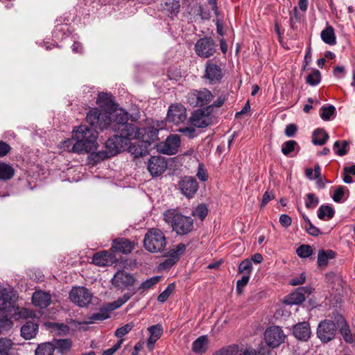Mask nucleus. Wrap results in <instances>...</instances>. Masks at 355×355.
Segmentation results:
<instances>
[{"instance_id": "obj_1", "label": "nucleus", "mask_w": 355, "mask_h": 355, "mask_svg": "<svg viewBox=\"0 0 355 355\" xmlns=\"http://www.w3.org/2000/svg\"><path fill=\"white\" fill-rule=\"evenodd\" d=\"M73 139L76 141L74 148L83 153H93L97 149L98 132L85 125L76 127L72 132Z\"/></svg>"}, {"instance_id": "obj_2", "label": "nucleus", "mask_w": 355, "mask_h": 355, "mask_svg": "<svg viewBox=\"0 0 355 355\" xmlns=\"http://www.w3.org/2000/svg\"><path fill=\"white\" fill-rule=\"evenodd\" d=\"M164 220L178 235H186L193 228V220L174 209L164 212Z\"/></svg>"}, {"instance_id": "obj_3", "label": "nucleus", "mask_w": 355, "mask_h": 355, "mask_svg": "<svg viewBox=\"0 0 355 355\" xmlns=\"http://www.w3.org/2000/svg\"><path fill=\"white\" fill-rule=\"evenodd\" d=\"M144 248L150 253L162 252L166 245V239L164 232L157 228H151L147 231L144 241Z\"/></svg>"}, {"instance_id": "obj_4", "label": "nucleus", "mask_w": 355, "mask_h": 355, "mask_svg": "<svg viewBox=\"0 0 355 355\" xmlns=\"http://www.w3.org/2000/svg\"><path fill=\"white\" fill-rule=\"evenodd\" d=\"M139 130H144V132L141 135L140 139L141 142V146H134L135 148L133 153L135 157H142L147 153V148L150 144L157 139H158V131L157 128L155 125L148 127L147 129L144 128H139Z\"/></svg>"}, {"instance_id": "obj_5", "label": "nucleus", "mask_w": 355, "mask_h": 355, "mask_svg": "<svg viewBox=\"0 0 355 355\" xmlns=\"http://www.w3.org/2000/svg\"><path fill=\"white\" fill-rule=\"evenodd\" d=\"M211 92L206 89H192L186 96L187 102L193 107H202L208 105L213 99Z\"/></svg>"}, {"instance_id": "obj_6", "label": "nucleus", "mask_w": 355, "mask_h": 355, "mask_svg": "<svg viewBox=\"0 0 355 355\" xmlns=\"http://www.w3.org/2000/svg\"><path fill=\"white\" fill-rule=\"evenodd\" d=\"M123 143L124 142L116 135H114L105 142V150L97 152L94 155V158L98 162L117 155L122 148Z\"/></svg>"}, {"instance_id": "obj_7", "label": "nucleus", "mask_w": 355, "mask_h": 355, "mask_svg": "<svg viewBox=\"0 0 355 355\" xmlns=\"http://www.w3.org/2000/svg\"><path fill=\"white\" fill-rule=\"evenodd\" d=\"M116 127V129L113 132H116V135L125 144H127L126 141L139 139L141 135L144 132V130H139V128L130 123H123Z\"/></svg>"}, {"instance_id": "obj_8", "label": "nucleus", "mask_w": 355, "mask_h": 355, "mask_svg": "<svg viewBox=\"0 0 355 355\" xmlns=\"http://www.w3.org/2000/svg\"><path fill=\"white\" fill-rule=\"evenodd\" d=\"M216 47L217 44L211 37H204L196 42L194 50L199 57L209 58L214 55Z\"/></svg>"}, {"instance_id": "obj_9", "label": "nucleus", "mask_w": 355, "mask_h": 355, "mask_svg": "<svg viewBox=\"0 0 355 355\" xmlns=\"http://www.w3.org/2000/svg\"><path fill=\"white\" fill-rule=\"evenodd\" d=\"M92 293L84 286L73 287L69 292V299L80 307H87L92 302Z\"/></svg>"}, {"instance_id": "obj_10", "label": "nucleus", "mask_w": 355, "mask_h": 355, "mask_svg": "<svg viewBox=\"0 0 355 355\" xmlns=\"http://www.w3.org/2000/svg\"><path fill=\"white\" fill-rule=\"evenodd\" d=\"M211 106H207L205 109H198L195 110L189 117L190 124L196 128H205L212 123L211 116Z\"/></svg>"}, {"instance_id": "obj_11", "label": "nucleus", "mask_w": 355, "mask_h": 355, "mask_svg": "<svg viewBox=\"0 0 355 355\" xmlns=\"http://www.w3.org/2000/svg\"><path fill=\"white\" fill-rule=\"evenodd\" d=\"M286 335L281 327L271 326L266 329L264 333V340L268 346L275 348L285 340Z\"/></svg>"}, {"instance_id": "obj_12", "label": "nucleus", "mask_w": 355, "mask_h": 355, "mask_svg": "<svg viewBox=\"0 0 355 355\" xmlns=\"http://www.w3.org/2000/svg\"><path fill=\"white\" fill-rule=\"evenodd\" d=\"M338 327L336 322L330 320L321 321L318 327L317 335L321 341L327 343L334 338Z\"/></svg>"}, {"instance_id": "obj_13", "label": "nucleus", "mask_w": 355, "mask_h": 355, "mask_svg": "<svg viewBox=\"0 0 355 355\" xmlns=\"http://www.w3.org/2000/svg\"><path fill=\"white\" fill-rule=\"evenodd\" d=\"M178 187L181 193L188 199L193 198L199 189L198 181L191 176L182 177L179 181Z\"/></svg>"}, {"instance_id": "obj_14", "label": "nucleus", "mask_w": 355, "mask_h": 355, "mask_svg": "<svg viewBox=\"0 0 355 355\" xmlns=\"http://www.w3.org/2000/svg\"><path fill=\"white\" fill-rule=\"evenodd\" d=\"M187 119L186 108L181 104L171 105L168 110L166 121L175 125L184 121Z\"/></svg>"}, {"instance_id": "obj_15", "label": "nucleus", "mask_w": 355, "mask_h": 355, "mask_svg": "<svg viewBox=\"0 0 355 355\" xmlns=\"http://www.w3.org/2000/svg\"><path fill=\"white\" fill-rule=\"evenodd\" d=\"M111 282L114 286L121 288L133 286L136 282V279L130 273L123 270H119L115 273Z\"/></svg>"}, {"instance_id": "obj_16", "label": "nucleus", "mask_w": 355, "mask_h": 355, "mask_svg": "<svg viewBox=\"0 0 355 355\" xmlns=\"http://www.w3.org/2000/svg\"><path fill=\"white\" fill-rule=\"evenodd\" d=\"M204 78L211 83H219L223 78L221 68L211 60H208L205 64Z\"/></svg>"}, {"instance_id": "obj_17", "label": "nucleus", "mask_w": 355, "mask_h": 355, "mask_svg": "<svg viewBox=\"0 0 355 355\" xmlns=\"http://www.w3.org/2000/svg\"><path fill=\"white\" fill-rule=\"evenodd\" d=\"M167 168V163L164 157L161 156L152 157L148 163V170L154 176L162 174Z\"/></svg>"}, {"instance_id": "obj_18", "label": "nucleus", "mask_w": 355, "mask_h": 355, "mask_svg": "<svg viewBox=\"0 0 355 355\" xmlns=\"http://www.w3.org/2000/svg\"><path fill=\"white\" fill-rule=\"evenodd\" d=\"M180 145V137L177 135H172L167 137L166 141L159 146V150L166 155H174Z\"/></svg>"}, {"instance_id": "obj_19", "label": "nucleus", "mask_w": 355, "mask_h": 355, "mask_svg": "<svg viewBox=\"0 0 355 355\" xmlns=\"http://www.w3.org/2000/svg\"><path fill=\"white\" fill-rule=\"evenodd\" d=\"M336 325L340 329V332L343 339L348 343H352L354 341V336L351 333L349 325L347 324L345 318L341 315L337 314L334 317Z\"/></svg>"}, {"instance_id": "obj_20", "label": "nucleus", "mask_w": 355, "mask_h": 355, "mask_svg": "<svg viewBox=\"0 0 355 355\" xmlns=\"http://www.w3.org/2000/svg\"><path fill=\"white\" fill-rule=\"evenodd\" d=\"M293 334L299 340L307 341L311 335L309 324L306 322L296 324L293 328Z\"/></svg>"}, {"instance_id": "obj_21", "label": "nucleus", "mask_w": 355, "mask_h": 355, "mask_svg": "<svg viewBox=\"0 0 355 355\" xmlns=\"http://www.w3.org/2000/svg\"><path fill=\"white\" fill-rule=\"evenodd\" d=\"M110 128L113 131L116 129V126L127 123L129 119L128 113L123 109L115 110L113 113H110Z\"/></svg>"}, {"instance_id": "obj_22", "label": "nucleus", "mask_w": 355, "mask_h": 355, "mask_svg": "<svg viewBox=\"0 0 355 355\" xmlns=\"http://www.w3.org/2000/svg\"><path fill=\"white\" fill-rule=\"evenodd\" d=\"M114 256L107 252L103 251L94 254L92 263L98 266H107L112 265L115 261Z\"/></svg>"}, {"instance_id": "obj_23", "label": "nucleus", "mask_w": 355, "mask_h": 355, "mask_svg": "<svg viewBox=\"0 0 355 355\" xmlns=\"http://www.w3.org/2000/svg\"><path fill=\"white\" fill-rule=\"evenodd\" d=\"M33 304L37 307L44 309L51 303V297L49 293L36 291L32 296Z\"/></svg>"}, {"instance_id": "obj_24", "label": "nucleus", "mask_w": 355, "mask_h": 355, "mask_svg": "<svg viewBox=\"0 0 355 355\" xmlns=\"http://www.w3.org/2000/svg\"><path fill=\"white\" fill-rule=\"evenodd\" d=\"M134 248L133 243L125 238L116 239L114 241L112 249L114 252H121L123 254H128L132 252Z\"/></svg>"}, {"instance_id": "obj_25", "label": "nucleus", "mask_w": 355, "mask_h": 355, "mask_svg": "<svg viewBox=\"0 0 355 355\" xmlns=\"http://www.w3.org/2000/svg\"><path fill=\"white\" fill-rule=\"evenodd\" d=\"M150 333V337L147 340V347L150 350H153L155 343L161 337L163 333V329L161 324H155L148 328Z\"/></svg>"}, {"instance_id": "obj_26", "label": "nucleus", "mask_w": 355, "mask_h": 355, "mask_svg": "<svg viewBox=\"0 0 355 355\" xmlns=\"http://www.w3.org/2000/svg\"><path fill=\"white\" fill-rule=\"evenodd\" d=\"M160 276H154L146 279V281L143 282L137 288L132 289V295H135L137 293L140 294L144 293L146 291L153 288V286L160 281Z\"/></svg>"}, {"instance_id": "obj_27", "label": "nucleus", "mask_w": 355, "mask_h": 355, "mask_svg": "<svg viewBox=\"0 0 355 355\" xmlns=\"http://www.w3.org/2000/svg\"><path fill=\"white\" fill-rule=\"evenodd\" d=\"M38 331L37 324L31 321L27 322L21 327V335L26 340L34 338Z\"/></svg>"}, {"instance_id": "obj_28", "label": "nucleus", "mask_w": 355, "mask_h": 355, "mask_svg": "<svg viewBox=\"0 0 355 355\" xmlns=\"http://www.w3.org/2000/svg\"><path fill=\"white\" fill-rule=\"evenodd\" d=\"M336 252L331 250H320L318 254V266L320 268H323L327 266L330 259H334Z\"/></svg>"}, {"instance_id": "obj_29", "label": "nucleus", "mask_w": 355, "mask_h": 355, "mask_svg": "<svg viewBox=\"0 0 355 355\" xmlns=\"http://www.w3.org/2000/svg\"><path fill=\"white\" fill-rule=\"evenodd\" d=\"M306 288L300 287L295 292H293L286 297L284 302L288 304H299L305 300L302 291Z\"/></svg>"}, {"instance_id": "obj_30", "label": "nucleus", "mask_w": 355, "mask_h": 355, "mask_svg": "<svg viewBox=\"0 0 355 355\" xmlns=\"http://www.w3.org/2000/svg\"><path fill=\"white\" fill-rule=\"evenodd\" d=\"M329 139V135L323 129L315 130L312 135V142L315 146L324 145Z\"/></svg>"}, {"instance_id": "obj_31", "label": "nucleus", "mask_w": 355, "mask_h": 355, "mask_svg": "<svg viewBox=\"0 0 355 355\" xmlns=\"http://www.w3.org/2000/svg\"><path fill=\"white\" fill-rule=\"evenodd\" d=\"M207 338L206 336H201L195 340L192 344V349L195 353L202 354L207 349Z\"/></svg>"}, {"instance_id": "obj_32", "label": "nucleus", "mask_w": 355, "mask_h": 355, "mask_svg": "<svg viewBox=\"0 0 355 355\" xmlns=\"http://www.w3.org/2000/svg\"><path fill=\"white\" fill-rule=\"evenodd\" d=\"M320 35L321 39L324 43L329 45H334L336 44V35L332 26H327L326 28L321 32Z\"/></svg>"}, {"instance_id": "obj_33", "label": "nucleus", "mask_w": 355, "mask_h": 355, "mask_svg": "<svg viewBox=\"0 0 355 355\" xmlns=\"http://www.w3.org/2000/svg\"><path fill=\"white\" fill-rule=\"evenodd\" d=\"M180 8L178 0H166L163 6L164 10L171 17L177 15Z\"/></svg>"}, {"instance_id": "obj_34", "label": "nucleus", "mask_w": 355, "mask_h": 355, "mask_svg": "<svg viewBox=\"0 0 355 355\" xmlns=\"http://www.w3.org/2000/svg\"><path fill=\"white\" fill-rule=\"evenodd\" d=\"M15 169L9 164L0 162V180L7 181L12 178Z\"/></svg>"}, {"instance_id": "obj_35", "label": "nucleus", "mask_w": 355, "mask_h": 355, "mask_svg": "<svg viewBox=\"0 0 355 355\" xmlns=\"http://www.w3.org/2000/svg\"><path fill=\"white\" fill-rule=\"evenodd\" d=\"M299 149L300 146L297 142L295 140L286 141L284 142L282 146V153L286 156L293 157L291 153L295 150H297V153Z\"/></svg>"}, {"instance_id": "obj_36", "label": "nucleus", "mask_w": 355, "mask_h": 355, "mask_svg": "<svg viewBox=\"0 0 355 355\" xmlns=\"http://www.w3.org/2000/svg\"><path fill=\"white\" fill-rule=\"evenodd\" d=\"M335 214V211L332 207L329 205H321L318 210V217L320 220L331 219Z\"/></svg>"}, {"instance_id": "obj_37", "label": "nucleus", "mask_w": 355, "mask_h": 355, "mask_svg": "<svg viewBox=\"0 0 355 355\" xmlns=\"http://www.w3.org/2000/svg\"><path fill=\"white\" fill-rule=\"evenodd\" d=\"M97 104L103 108H110L113 105V98L110 94L102 92L98 96Z\"/></svg>"}, {"instance_id": "obj_38", "label": "nucleus", "mask_w": 355, "mask_h": 355, "mask_svg": "<svg viewBox=\"0 0 355 355\" xmlns=\"http://www.w3.org/2000/svg\"><path fill=\"white\" fill-rule=\"evenodd\" d=\"M110 114L107 112L100 111L98 124L95 125L94 128L103 130L110 128Z\"/></svg>"}, {"instance_id": "obj_39", "label": "nucleus", "mask_w": 355, "mask_h": 355, "mask_svg": "<svg viewBox=\"0 0 355 355\" xmlns=\"http://www.w3.org/2000/svg\"><path fill=\"white\" fill-rule=\"evenodd\" d=\"M55 346L51 343H44L38 345L35 350V355H53Z\"/></svg>"}, {"instance_id": "obj_40", "label": "nucleus", "mask_w": 355, "mask_h": 355, "mask_svg": "<svg viewBox=\"0 0 355 355\" xmlns=\"http://www.w3.org/2000/svg\"><path fill=\"white\" fill-rule=\"evenodd\" d=\"M14 297L13 291L11 288L0 287V300L2 301V308H6V304L10 303Z\"/></svg>"}, {"instance_id": "obj_41", "label": "nucleus", "mask_w": 355, "mask_h": 355, "mask_svg": "<svg viewBox=\"0 0 355 355\" xmlns=\"http://www.w3.org/2000/svg\"><path fill=\"white\" fill-rule=\"evenodd\" d=\"M349 146V142L346 140L336 141L333 146L334 153L339 155L343 156L347 153V148Z\"/></svg>"}, {"instance_id": "obj_42", "label": "nucleus", "mask_w": 355, "mask_h": 355, "mask_svg": "<svg viewBox=\"0 0 355 355\" xmlns=\"http://www.w3.org/2000/svg\"><path fill=\"white\" fill-rule=\"evenodd\" d=\"M55 349H57L61 354L69 351L71 347L72 342L70 339H58L55 340Z\"/></svg>"}, {"instance_id": "obj_43", "label": "nucleus", "mask_w": 355, "mask_h": 355, "mask_svg": "<svg viewBox=\"0 0 355 355\" xmlns=\"http://www.w3.org/2000/svg\"><path fill=\"white\" fill-rule=\"evenodd\" d=\"M13 346V342L6 338H0V355H11L10 351Z\"/></svg>"}, {"instance_id": "obj_44", "label": "nucleus", "mask_w": 355, "mask_h": 355, "mask_svg": "<svg viewBox=\"0 0 355 355\" xmlns=\"http://www.w3.org/2000/svg\"><path fill=\"white\" fill-rule=\"evenodd\" d=\"M336 108L330 105L328 106H322L320 110V116L324 121H329L331 116L335 114Z\"/></svg>"}, {"instance_id": "obj_45", "label": "nucleus", "mask_w": 355, "mask_h": 355, "mask_svg": "<svg viewBox=\"0 0 355 355\" xmlns=\"http://www.w3.org/2000/svg\"><path fill=\"white\" fill-rule=\"evenodd\" d=\"M100 111L98 108H92L87 114V122L94 128L95 125L98 124Z\"/></svg>"}, {"instance_id": "obj_46", "label": "nucleus", "mask_w": 355, "mask_h": 355, "mask_svg": "<svg viewBox=\"0 0 355 355\" xmlns=\"http://www.w3.org/2000/svg\"><path fill=\"white\" fill-rule=\"evenodd\" d=\"M133 295L125 293L123 296L119 297L116 301L109 304L110 310L112 311L121 307L126 302H128Z\"/></svg>"}, {"instance_id": "obj_47", "label": "nucleus", "mask_w": 355, "mask_h": 355, "mask_svg": "<svg viewBox=\"0 0 355 355\" xmlns=\"http://www.w3.org/2000/svg\"><path fill=\"white\" fill-rule=\"evenodd\" d=\"M74 139L73 137L71 139H67L63 141L60 144V148L64 151H67L69 153H74L78 154H83V152H78L74 148L75 143L73 142Z\"/></svg>"}, {"instance_id": "obj_48", "label": "nucleus", "mask_w": 355, "mask_h": 355, "mask_svg": "<svg viewBox=\"0 0 355 355\" xmlns=\"http://www.w3.org/2000/svg\"><path fill=\"white\" fill-rule=\"evenodd\" d=\"M252 264L251 260L245 259L243 260L238 268L239 273L250 275L252 272Z\"/></svg>"}, {"instance_id": "obj_49", "label": "nucleus", "mask_w": 355, "mask_h": 355, "mask_svg": "<svg viewBox=\"0 0 355 355\" xmlns=\"http://www.w3.org/2000/svg\"><path fill=\"white\" fill-rule=\"evenodd\" d=\"M208 214V209L204 204L199 205L194 210L192 211V216L203 220Z\"/></svg>"}, {"instance_id": "obj_50", "label": "nucleus", "mask_w": 355, "mask_h": 355, "mask_svg": "<svg viewBox=\"0 0 355 355\" xmlns=\"http://www.w3.org/2000/svg\"><path fill=\"white\" fill-rule=\"evenodd\" d=\"M175 288L174 283L169 284L166 289L158 295V302L162 303L166 302L169 296L174 292Z\"/></svg>"}, {"instance_id": "obj_51", "label": "nucleus", "mask_w": 355, "mask_h": 355, "mask_svg": "<svg viewBox=\"0 0 355 355\" xmlns=\"http://www.w3.org/2000/svg\"><path fill=\"white\" fill-rule=\"evenodd\" d=\"M321 80V73L318 69H314L306 77V83L310 85L315 86L320 83Z\"/></svg>"}, {"instance_id": "obj_52", "label": "nucleus", "mask_w": 355, "mask_h": 355, "mask_svg": "<svg viewBox=\"0 0 355 355\" xmlns=\"http://www.w3.org/2000/svg\"><path fill=\"white\" fill-rule=\"evenodd\" d=\"M168 257L159 265V268L166 270L171 268L178 261L177 255H172L168 252Z\"/></svg>"}, {"instance_id": "obj_53", "label": "nucleus", "mask_w": 355, "mask_h": 355, "mask_svg": "<svg viewBox=\"0 0 355 355\" xmlns=\"http://www.w3.org/2000/svg\"><path fill=\"white\" fill-rule=\"evenodd\" d=\"M296 252L300 257L307 258L313 254V249L309 245H302L297 248Z\"/></svg>"}, {"instance_id": "obj_54", "label": "nucleus", "mask_w": 355, "mask_h": 355, "mask_svg": "<svg viewBox=\"0 0 355 355\" xmlns=\"http://www.w3.org/2000/svg\"><path fill=\"white\" fill-rule=\"evenodd\" d=\"M134 327H135V324L133 322H129V323L125 324L124 326L116 329V330L115 331L114 335L117 338H122L123 336L128 334L132 329V328Z\"/></svg>"}, {"instance_id": "obj_55", "label": "nucleus", "mask_w": 355, "mask_h": 355, "mask_svg": "<svg viewBox=\"0 0 355 355\" xmlns=\"http://www.w3.org/2000/svg\"><path fill=\"white\" fill-rule=\"evenodd\" d=\"M272 352L268 349L261 348L259 353L252 348H247L239 355H272Z\"/></svg>"}, {"instance_id": "obj_56", "label": "nucleus", "mask_w": 355, "mask_h": 355, "mask_svg": "<svg viewBox=\"0 0 355 355\" xmlns=\"http://www.w3.org/2000/svg\"><path fill=\"white\" fill-rule=\"evenodd\" d=\"M110 317V313L107 310L101 309L99 312L94 313L90 318V321L87 323H92L94 321H103Z\"/></svg>"}, {"instance_id": "obj_57", "label": "nucleus", "mask_w": 355, "mask_h": 355, "mask_svg": "<svg viewBox=\"0 0 355 355\" xmlns=\"http://www.w3.org/2000/svg\"><path fill=\"white\" fill-rule=\"evenodd\" d=\"M319 199L313 193H309L306 195L305 206L307 209L314 208L318 206Z\"/></svg>"}, {"instance_id": "obj_58", "label": "nucleus", "mask_w": 355, "mask_h": 355, "mask_svg": "<svg viewBox=\"0 0 355 355\" xmlns=\"http://www.w3.org/2000/svg\"><path fill=\"white\" fill-rule=\"evenodd\" d=\"M186 250V245L184 243H178L175 248L170 250V253L172 255H177L178 260L180 259V257L182 254Z\"/></svg>"}, {"instance_id": "obj_59", "label": "nucleus", "mask_w": 355, "mask_h": 355, "mask_svg": "<svg viewBox=\"0 0 355 355\" xmlns=\"http://www.w3.org/2000/svg\"><path fill=\"white\" fill-rule=\"evenodd\" d=\"M250 279V275H243L241 279L236 282V291L241 293L243 288L247 285Z\"/></svg>"}, {"instance_id": "obj_60", "label": "nucleus", "mask_w": 355, "mask_h": 355, "mask_svg": "<svg viewBox=\"0 0 355 355\" xmlns=\"http://www.w3.org/2000/svg\"><path fill=\"white\" fill-rule=\"evenodd\" d=\"M344 187H338L334 191L332 198L336 202H342L343 197L344 196Z\"/></svg>"}, {"instance_id": "obj_61", "label": "nucleus", "mask_w": 355, "mask_h": 355, "mask_svg": "<svg viewBox=\"0 0 355 355\" xmlns=\"http://www.w3.org/2000/svg\"><path fill=\"white\" fill-rule=\"evenodd\" d=\"M51 327L59 331L60 334H67L69 331V327L64 323H52Z\"/></svg>"}, {"instance_id": "obj_62", "label": "nucleus", "mask_w": 355, "mask_h": 355, "mask_svg": "<svg viewBox=\"0 0 355 355\" xmlns=\"http://www.w3.org/2000/svg\"><path fill=\"white\" fill-rule=\"evenodd\" d=\"M304 228L305 230H306V232L310 234V235H312V236H317L320 234H322V232H320V230L316 227L315 226H314L312 223H310L308 225H305L304 226Z\"/></svg>"}, {"instance_id": "obj_63", "label": "nucleus", "mask_w": 355, "mask_h": 355, "mask_svg": "<svg viewBox=\"0 0 355 355\" xmlns=\"http://www.w3.org/2000/svg\"><path fill=\"white\" fill-rule=\"evenodd\" d=\"M19 315L21 318H33L35 316V313L33 310L26 308H22L19 311Z\"/></svg>"}, {"instance_id": "obj_64", "label": "nucleus", "mask_w": 355, "mask_h": 355, "mask_svg": "<svg viewBox=\"0 0 355 355\" xmlns=\"http://www.w3.org/2000/svg\"><path fill=\"white\" fill-rule=\"evenodd\" d=\"M196 176L198 178L199 180H200L202 182H205L207 180V171L204 168L203 165H199Z\"/></svg>"}]
</instances>
